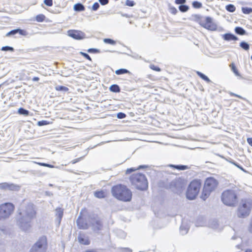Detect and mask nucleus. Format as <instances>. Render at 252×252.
Wrapping results in <instances>:
<instances>
[{"mask_svg":"<svg viewBox=\"0 0 252 252\" xmlns=\"http://www.w3.org/2000/svg\"><path fill=\"white\" fill-rule=\"evenodd\" d=\"M78 240L81 244L85 245L90 244V241L88 238L84 235L80 234L78 237Z\"/></svg>","mask_w":252,"mask_h":252,"instance_id":"16","label":"nucleus"},{"mask_svg":"<svg viewBox=\"0 0 252 252\" xmlns=\"http://www.w3.org/2000/svg\"><path fill=\"white\" fill-rule=\"evenodd\" d=\"M14 206L11 203H4L0 205V220L8 219L14 210Z\"/></svg>","mask_w":252,"mask_h":252,"instance_id":"8","label":"nucleus"},{"mask_svg":"<svg viewBox=\"0 0 252 252\" xmlns=\"http://www.w3.org/2000/svg\"><path fill=\"white\" fill-rule=\"evenodd\" d=\"M16 33H17V30H16V29H14V30H11L9 32H7L6 34V36H9L11 35H15Z\"/></svg>","mask_w":252,"mask_h":252,"instance_id":"43","label":"nucleus"},{"mask_svg":"<svg viewBox=\"0 0 252 252\" xmlns=\"http://www.w3.org/2000/svg\"><path fill=\"white\" fill-rule=\"evenodd\" d=\"M208 225L209 227L214 229L218 228L219 226L218 220L216 219L210 220Z\"/></svg>","mask_w":252,"mask_h":252,"instance_id":"17","label":"nucleus"},{"mask_svg":"<svg viewBox=\"0 0 252 252\" xmlns=\"http://www.w3.org/2000/svg\"><path fill=\"white\" fill-rule=\"evenodd\" d=\"M99 7V4L98 2H94L92 6V10L94 11L97 10Z\"/></svg>","mask_w":252,"mask_h":252,"instance_id":"44","label":"nucleus"},{"mask_svg":"<svg viewBox=\"0 0 252 252\" xmlns=\"http://www.w3.org/2000/svg\"><path fill=\"white\" fill-rule=\"evenodd\" d=\"M73 9L77 12H80L84 11L85 9V6L81 3H78L74 5Z\"/></svg>","mask_w":252,"mask_h":252,"instance_id":"19","label":"nucleus"},{"mask_svg":"<svg viewBox=\"0 0 252 252\" xmlns=\"http://www.w3.org/2000/svg\"><path fill=\"white\" fill-rule=\"evenodd\" d=\"M131 184L137 189L144 190L148 189V182L145 175L141 173H136L130 177Z\"/></svg>","mask_w":252,"mask_h":252,"instance_id":"3","label":"nucleus"},{"mask_svg":"<svg viewBox=\"0 0 252 252\" xmlns=\"http://www.w3.org/2000/svg\"><path fill=\"white\" fill-rule=\"evenodd\" d=\"M49 186L52 187V186H53V185L50 184H49Z\"/></svg>","mask_w":252,"mask_h":252,"instance_id":"63","label":"nucleus"},{"mask_svg":"<svg viewBox=\"0 0 252 252\" xmlns=\"http://www.w3.org/2000/svg\"><path fill=\"white\" fill-rule=\"evenodd\" d=\"M169 11L172 14L175 15L177 13L178 10L175 7L171 6L169 8Z\"/></svg>","mask_w":252,"mask_h":252,"instance_id":"45","label":"nucleus"},{"mask_svg":"<svg viewBox=\"0 0 252 252\" xmlns=\"http://www.w3.org/2000/svg\"><path fill=\"white\" fill-rule=\"evenodd\" d=\"M235 32L240 35H244L246 33V31L241 27H236L235 29Z\"/></svg>","mask_w":252,"mask_h":252,"instance_id":"28","label":"nucleus"},{"mask_svg":"<svg viewBox=\"0 0 252 252\" xmlns=\"http://www.w3.org/2000/svg\"><path fill=\"white\" fill-rule=\"evenodd\" d=\"M240 46L245 50L248 51L250 49V46L247 43L242 41L240 43Z\"/></svg>","mask_w":252,"mask_h":252,"instance_id":"29","label":"nucleus"},{"mask_svg":"<svg viewBox=\"0 0 252 252\" xmlns=\"http://www.w3.org/2000/svg\"><path fill=\"white\" fill-rule=\"evenodd\" d=\"M135 2L133 0H126V5L129 6H133L135 5Z\"/></svg>","mask_w":252,"mask_h":252,"instance_id":"42","label":"nucleus"},{"mask_svg":"<svg viewBox=\"0 0 252 252\" xmlns=\"http://www.w3.org/2000/svg\"><path fill=\"white\" fill-rule=\"evenodd\" d=\"M179 9L180 11L182 12H186L189 10V7L188 5L183 4L179 6Z\"/></svg>","mask_w":252,"mask_h":252,"instance_id":"33","label":"nucleus"},{"mask_svg":"<svg viewBox=\"0 0 252 252\" xmlns=\"http://www.w3.org/2000/svg\"><path fill=\"white\" fill-rule=\"evenodd\" d=\"M192 6L195 8H199L202 6V4L199 1H194L192 2Z\"/></svg>","mask_w":252,"mask_h":252,"instance_id":"39","label":"nucleus"},{"mask_svg":"<svg viewBox=\"0 0 252 252\" xmlns=\"http://www.w3.org/2000/svg\"><path fill=\"white\" fill-rule=\"evenodd\" d=\"M80 53L86 59H87L90 61L92 60L91 58L88 54H87L86 53H84V52H81Z\"/></svg>","mask_w":252,"mask_h":252,"instance_id":"48","label":"nucleus"},{"mask_svg":"<svg viewBox=\"0 0 252 252\" xmlns=\"http://www.w3.org/2000/svg\"><path fill=\"white\" fill-rule=\"evenodd\" d=\"M150 68L153 69V70H154L155 71H160V69L159 67H158V66H155L154 65H151L150 66Z\"/></svg>","mask_w":252,"mask_h":252,"instance_id":"51","label":"nucleus"},{"mask_svg":"<svg viewBox=\"0 0 252 252\" xmlns=\"http://www.w3.org/2000/svg\"><path fill=\"white\" fill-rule=\"evenodd\" d=\"M109 90L113 93H119L121 91L120 87L117 84H113L110 86Z\"/></svg>","mask_w":252,"mask_h":252,"instance_id":"23","label":"nucleus"},{"mask_svg":"<svg viewBox=\"0 0 252 252\" xmlns=\"http://www.w3.org/2000/svg\"><path fill=\"white\" fill-rule=\"evenodd\" d=\"M63 215V209L62 208H57L55 209V216L58 225L61 223V220Z\"/></svg>","mask_w":252,"mask_h":252,"instance_id":"14","label":"nucleus"},{"mask_svg":"<svg viewBox=\"0 0 252 252\" xmlns=\"http://www.w3.org/2000/svg\"><path fill=\"white\" fill-rule=\"evenodd\" d=\"M226 9L227 11L233 12L235 11L236 8L234 5L229 4L226 6Z\"/></svg>","mask_w":252,"mask_h":252,"instance_id":"36","label":"nucleus"},{"mask_svg":"<svg viewBox=\"0 0 252 252\" xmlns=\"http://www.w3.org/2000/svg\"><path fill=\"white\" fill-rule=\"evenodd\" d=\"M245 252H252V250L251 249H247L245 251Z\"/></svg>","mask_w":252,"mask_h":252,"instance_id":"58","label":"nucleus"},{"mask_svg":"<svg viewBox=\"0 0 252 252\" xmlns=\"http://www.w3.org/2000/svg\"><path fill=\"white\" fill-rule=\"evenodd\" d=\"M238 195L232 189H227L221 193V201L226 205L234 206L238 201Z\"/></svg>","mask_w":252,"mask_h":252,"instance_id":"4","label":"nucleus"},{"mask_svg":"<svg viewBox=\"0 0 252 252\" xmlns=\"http://www.w3.org/2000/svg\"><path fill=\"white\" fill-rule=\"evenodd\" d=\"M238 167L240 168V169H242V167H240L239 165H237V164H235Z\"/></svg>","mask_w":252,"mask_h":252,"instance_id":"61","label":"nucleus"},{"mask_svg":"<svg viewBox=\"0 0 252 252\" xmlns=\"http://www.w3.org/2000/svg\"><path fill=\"white\" fill-rule=\"evenodd\" d=\"M88 52L91 53H99V50L95 48H90L88 50Z\"/></svg>","mask_w":252,"mask_h":252,"instance_id":"47","label":"nucleus"},{"mask_svg":"<svg viewBox=\"0 0 252 252\" xmlns=\"http://www.w3.org/2000/svg\"><path fill=\"white\" fill-rule=\"evenodd\" d=\"M230 67H231L233 72L235 73V74L237 76H239V73L234 63H232L230 64Z\"/></svg>","mask_w":252,"mask_h":252,"instance_id":"32","label":"nucleus"},{"mask_svg":"<svg viewBox=\"0 0 252 252\" xmlns=\"http://www.w3.org/2000/svg\"><path fill=\"white\" fill-rule=\"evenodd\" d=\"M196 73L201 79L205 81L206 82L208 83L211 82V81L210 80V79L202 72L199 71H196Z\"/></svg>","mask_w":252,"mask_h":252,"instance_id":"22","label":"nucleus"},{"mask_svg":"<svg viewBox=\"0 0 252 252\" xmlns=\"http://www.w3.org/2000/svg\"><path fill=\"white\" fill-rule=\"evenodd\" d=\"M198 23L203 27L211 31H214L216 29V25L213 21L212 18L209 17H203L200 15H196Z\"/></svg>","mask_w":252,"mask_h":252,"instance_id":"10","label":"nucleus"},{"mask_svg":"<svg viewBox=\"0 0 252 252\" xmlns=\"http://www.w3.org/2000/svg\"><path fill=\"white\" fill-rule=\"evenodd\" d=\"M82 159H83V157H80V158H77L76 159H75L73 160H72L71 161V162L72 163V164H75L78 162H79V161H80Z\"/></svg>","mask_w":252,"mask_h":252,"instance_id":"54","label":"nucleus"},{"mask_svg":"<svg viewBox=\"0 0 252 252\" xmlns=\"http://www.w3.org/2000/svg\"><path fill=\"white\" fill-rule=\"evenodd\" d=\"M251 59H252V55L251 56Z\"/></svg>","mask_w":252,"mask_h":252,"instance_id":"64","label":"nucleus"},{"mask_svg":"<svg viewBox=\"0 0 252 252\" xmlns=\"http://www.w3.org/2000/svg\"><path fill=\"white\" fill-rule=\"evenodd\" d=\"M45 18V16L43 14H39L36 16L35 19L36 21L38 22H43Z\"/></svg>","mask_w":252,"mask_h":252,"instance_id":"37","label":"nucleus"},{"mask_svg":"<svg viewBox=\"0 0 252 252\" xmlns=\"http://www.w3.org/2000/svg\"><path fill=\"white\" fill-rule=\"evenodd\" d=\"M170 166L180 170H184L189 168L188 166L184 165H170Z\"/></svg>","mask_w":252,"mask_h":252,"instance_id":"24","label":"nucleus"},{"mask_svg":"<svg viewBox=\"0 0 252 252\" xmlns=\"http://www.w3.org/2000/svg\"><path fill=\"white\" fill-rule=\"evenodd\" d=\"M44 4L48 6H51L53 5L52 0H44Z\"/></svg>","mask_w":252,"mask_h":252,"instance_id":"46","label":"nucleus"},{"mask_svg":"<svg viewBox=\"0 0 252 252\" xmlns=\"http://www.w3.org/2000/svg\"><path fill=\"white\" fill-rule=\"evenodd\" d=\"M218 185V181L213 177L206 179L201 198L205 200L210 195L211 192L214 191Z\"/></svg>","mask_w":252,"mask_h":252,"instance_id":"5","label":"nucleus"},{"mask_svg":"<svg viewBox=\"0 0 252 252\" xmlns=\"http://www.w3.org/2000/svg\"><path fill=\"white\" fill-rule=\"evenodd\" d=\"M39 80V78L38 77H34L32 80L33 81H38Z\"/></svg>","mask_w":252,"mask_h":252,"instance_id":"57","label":"nucleus"},{"mask_svg":"<svg viewBox=\"0 0 252 252\" xmlns=\"http://www.w3.org/2000/svg\"><path fill=\"white\" fill-rule=\"evenodd\" d=\"M49 124H50V122L47 121H45V120H42V121H38L37 122V125L38 126H45V125H47Z\"/></svg>","mask_w":252,"mask_h":252,"instance_id":"40","label":"nucleus"},{"mask_svg":"<svg viewBox=\"0 0 252 252\" xmlns=\"http://www.w3.org/2000/svg\"><path fill=\"white\" fill-rule=\"evenodd\" d=\"M76 223L79 229H87L89 227V225L86 222V221L80 216H79L77 218L76 220Z\"/></svg>","mask_w":252,"mask_h":252,"instance_id":"13","label":"nucleus"},{"mask_svg":"<svg viewBox=\"0 0 252 252\" xmlns=\"http://www.w3.org/2000/svg\"><path fill=\"white\" fill-rule=\"evenodd\" d=\"M247 140L249 144L252 147V138H248Z\"/></svg>","mask_w":252,"mask_h":252,"instance_id":"55","label":"nucleus"},{"mask_svg":"<svg viewBox=\"0 0 252 252\" xmlns=\"http://www.w3.org/2000/svg\"><path fill=\"white\" fill-rule=\"evenodd\" d=\"M242 11L244 14H249L252 12V8L251 7H242Z\"/></svg>","mask_w":252,"mask_h":252,"instance_id":"31","label":"nucleus"},{"mask_svg":"<svg viewBox=\"0 0 252 252\" xmlns=\"http://www.w3.org/2000/svg\"><path fill=\"white\" fill-rule=\"evenodd\" d=\"M34 163L40 165V166H45V167H49V168H58V167H55L54 166V165H51V164H48V163H42V162H34Z\"/></svg>","mask_w":252,"mask_h":252,"instance_id":"34","label":"nucleus"},{"mask_svg":"<svg viewBox=\"0 0 252 252\" xmlns=\"http://www.w3.org/2000/svg\"><path fill=\"white\" fill-rule=\"evenodd\" d=\"M47 249V239L46 237L42 236L32 246L30 252H46Z\"/></svg>","mask_w":252,"mask_h":252,"instance_id":"9","label":"nucleus"},{"mask_svg":"<svg viewBox=\"0 0 252 252\" xmlns=\"http://www.w3.org/2000/svg\"><path fill=\"white\" fill-rule=\"evenodd\" d=\"M0 189L9 190H18L19 187L13 184L2 183L0 184Z\"/></svg>","mask_w":252,"mask_h":252,"instance_id":"12","label":"nucleus"},{"mask_svg":"<svg viewBox=\"0 0 252 252\" xmlns=\"http://www.w3.org/2000/svg\"><path fill=\"white\" fill-rule=\"evenodd\" d=\"M147 167H148L147 165H140V166H139L136 168H134V167L128 168L126 170V174H130L131 172H133V171H135L136 170H139V169H141L145 168H147Z\"/></svg>","mask_w":252,"mask_h":252,"instance_id":"21","label":"nucleus"},{"mask_svg":"<svg viewBox=\"0 0 252 252\" xmlns=\"http://www.w3.org/2000/svg\"><path fill=\"white\" fill-rule=\"evenodd\" d=\"M200 187L201 184L199 181L197 180L192 181L189 185L187 191V198L189 200L194 199L199 191Z\"/></svg>","mask_w":252,"mask_h":252,"instance_id":"7","label":"nucleus"},{"mask_svg":"<svg viewBox=\"0 0 252 252\" xmlns=\"http://www.w3.org/2000/svg\"><path fill=\"white\" fill-rule=\"evenodd\" d=\"M252 209V200L245 198L241 200L238 209V214L240 217L245 218L248 216Z\"/></svg>","mask_w":252,"mask_h":252,"instance_id":"6","label":"nucleus"},{"mask_svg":"<svg viewBox=\"0 0 252 252\" xmlns=\"http://www.w3.org/2000/svg\"><path fill=\"white\" fill-rule=\"evenodd\" d=\"M236 96L238 97H240V96H239V95H235Z\"/></svg>","mask_w":252,"mask_h":252,"instance_id":"62","label":"nucleus"},{"mask_svg":"<svg viewBox=\"0 0 252 252\" xmlns=\"http://www.w3.org/2000/svg\"><path fill=\"white\" fill-rule=\"evenodd\" d=\"M189 229L188 225L183 222L180 228V233L183 235H185L188 233Z\"/></svg>","mask_w":252,"mask_h":252,"instance_id":"18","label":"nucleus"},{"mask_svg":"<svg viewBox=\"0 0 252 252\" xmlns=\"http://www.w3.org/2000/svg\"><path fill=\"white\" fill-rule=\"evenodd\" d=\"M126 116V114L123 113H119L117 114V117L119 119H123Z\"/></svg>","mask_w":252,"mask_h":252,"instance_id":"53","label":"nucleus"},{"mask_svg":"<svg viewBox=\"0 0 252 252\" xmlns=\"http://www.w3.org/2000/svg\"><path fill=\"white\" fill-rule=\"evenodd\" d=\"M102 227V224L99 220H96L92 223V228L94 232H97Z\"/></svg>","mask_w":252,"mask_h":252,"instance_id":"15","label":"nucleus"},{"mask_svg":"<svg viewBox=\"0 0 252 252\" xmlns=\"http://www.w3.org/2000/svg\"><path fill=\"white\" fill-rule=\"evenodd\" d=\"M17 32L19 33L20 34L24 36H26L28 35V32L24 30H22L20 29H16Z\"/></svg>","mask_w":252,"mask_h":252,"instance_id":"38","label":"nucleus"},{"mask_svg":"<svg viewBox=\"0 0 252 252\" xmlns=\"http://www.w3.org/2000/svg\"><path fill=\"white\" fill-rule=\"evenodd\" d=\"M36 212L32 204H28L18 210L16 218L17 224L23 231H28L31 227L32 220L35 217Z\"/></svg>","mask_w":252,"mask_h":252,"instance_id":"1","label":"nucleus"},{"mask_svg":"<svg viewBox=\"0 0 252 252\" xmlns=\"http://www.w3.org/2000/svg\"><path fill=\"white\" fill-rule=\"evenodd\" d=\"M18 112L19 114H20L21 115H23L24 116H28L29 114V112L28 110H26L23 108H20L18 109Z\"/></svg>","mask_w":252,"mask_h":252,"instance_id":"30","label":"nucleus"},{"mask_svg":"<svg viewBox=\"0 0 252 252\" xmlns=\"http://www.w3.org/2000/svg\"><path fill=\"white\" fill-rule=\"evenodd\" d=\"M103 42L106 44H109L111 45H115L116 41L110 38H104L103 39Z\"/></svg>","mask_w":252,"mask_h":252,"instance_id":"35","label":"nucleus"},{"mask_svg":"<svg viewBox=\"0 0 252 252\" xmlns=\"http://www.w3.org/2000/svg\"><path fill=\"white\" fill-rule=\"evenodd\" d=\"M134 58L137 59H138L140 58V57H139L138 55H136V56H135V57Z\"/></svg>","mask_w":252,"mask_h":252,"instance_id":"59","label":"nucleus"},{"mask_svg":"<svg viewBox=\"0 0 252 252\" xmlns=\"http://www.w3.org/2000/svg\"><path fill=\"white\" fill-rule=\"evenodd\" d=\"M100 3L102 5H105L108 3L109 0H98Z\"/></svg>","mask_w":252,"mask_h":252,"instance_id":"52","label":"nucleus"},{"mask_svg":"<svg viewBox=\"0 0 252 252\" xmlns=\"http://www.w3.org/2000/svg\"><path fill=\"white\" fill-rule=\"evenodd\" d=\"M45 194L48 196H52L53 193L50 191H47L45 192Z\"/></svg>","mask_w":252,"mask_h":252,"instance_id":"56","label":"nucleus"},{"mask_svg":"<svg viewBox=\"0 0 252 252\" xmlns=\"http://www.w3.org/2000/svg\"><path fill=\"white\" fill-rule=\"evenodd\" d=\"M68 35L75 39H81L84 36V33L83 32L75 30L68 31Z\"/></svg>","mask_w":252,"mask_h":252,"instance_id":"11","label":"nucleus"},{"mask_svg":"<svg viewBox=\"0 0 252 252\" xmlns=\"http://www.w3.org/2000/svg\"><path fill=\"white\" fill-rule=\"evenodd\" d=\"M223 38L226 40H237L238 38L231 33H226L223 35Z\"/></svg>","mask_w":252,"mask_h":252,"instance_id":"20","label":"nucleus"},{"mask_svg":"<svg viewBox=\"0 0 252 252\" xmlns=\"http://www.w3.org/2000/svg\"><path fill=\"white\" fill-rule=\"evenodd\" d=\"M130 73L129 71L125 68H120V69H117L115 71V73L117 75H121V74H126V73Z\"/></svg>","mask_w":252,"mask_h":252,"instance_id":"25","label":"nucleus"},{"mask_svg":"<svg viewBox=\"0 0 252 252\" xmlns=\"http://www.w3.org/2000/svg\"><path fill=\"white\" fill-rule=\"evenodd\" d=\"M204 225V222L203 220H201L200 222L199 220H198L195 223V225L197 227L199 226H203Z\"/></svg>","mask_w":252,"mask_h":252,"instance_id":"49","label":"nucleus"},{"mask_svg":"<svg viewBox=\"0 0 252 252\" xmlns=\"http://www.w3.org/2000/svg\"><path fill=\"white\" fill-rule=\"evenodd\" d=\"M112 195L119 200L130 201L132 198V192L126 186L119 184L113 186L111 189Z\"/></svg>","mask_w":252,"mask_h":252,"instance_id":"2","label":"nucleus"},{"mask_svg":"<svg viewBox=\"0 0 252 252\" xmlns=\"http://www.w3.org/2000/svg\"><path fill=\"white\" fill-rule=\"evenodd\" d=\"M94 195L95 197L98 198H103L105 197V192L102 190L94 192Z\"/></svg>","mask_w":252,"mask_h":252,"instance_id":"26","label":"nucleus"},{"mask_svg":"<svg viewBox=\"0 0 252 252\" xmlns=\"http://www.w3.org/2000/svg\"><path fill=\"white\" fill-rule=\"evenodd\" d=\"M186 2V0H175V2L177 4L183 5Z\"/></svg>","mask_w":252,"mask_h":252,"instance_id":"50","label":"nucleus"},{"mask_svg":"<svg viewBox=\"0 0 252 252\" xmlns=\"http://www.w3.org/2000/svg\"><path fill=\"white\" fill-rule=\"evenodd\" d=\"M1 50L3 51H14V49L13 47H10L8 46H5L2 47L1 49Z\"/></svg>","mask_w":252,"mask_h":252,"instance_id":"41","label":"nucleus"},{"mask_svg":"<svg viewBox=\"0 0 252 252\" xmlns=\"http://www.w3.org/2000/svg\"><path fill=\"white\" fill-rule=\"evenodd\" d=\"M129 252H132V250L130 249H128V248H126V249Z\"/></svg>","mask_w":252,"mask_h":252,"instance_id":"60","label":"nucleus"},{"mask_svg":"<svg viewBox=\"0 0 252 252\" xmlns=\"http://www.w3.org/2000/svg\"><path fill=\"white\" fill-rule=\"evenodd\" d=\"M55 90L58 91L66 92L68 91V88L63 86H57L55 87Z\"/></svg>","mask_w":252,"mask_h":252,"instance_id":"27","label":"nucleus"}]
</instances>
